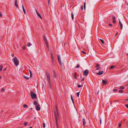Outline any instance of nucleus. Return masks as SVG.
Listing matches in <instances>:
<instances>
[{
  "label": "nucleus",
  "mask_w": 128,
  "mask_h": 128,
  "mask_svg": "<svg viewBox=\"0 0 128 128\" xmlns=\"http://www.w3.org/2000/svg\"><path fill=\"white\" fill-rule=\"evenodd\" d=\"M1 91L2 92H4V88H2L1 90Z\"/></svg>",
  "instance_id": "c9c22d12"
},
{
  "label": "nucleus",
  "mask_w": 128,
  "mask_h": 128,
  "mask_svg": "<svg viewBox=\"0 0 128 128\" xmlns=\"http://www.w3.org/2000/svg\"><path fill=\"white\" fill-rule=\"evenodd\" d=\"M12 60L14 63L15 64L16 66H17L19 64V61L18 59L17 58L15 57L12 59Z\"/></svg>",
  "instance_id": "7ed1b4c3"
},
{
  "label": "nucleus",
  "mask_w": 128,
  "mask_h": 128,
  "mask_svg": "<svg viewBox=\"0 0 128 128\" xmlns=\"http://www.w3.org/2000/svg\"><path fill=\"white\" fill-rule=\"evenodd\" d=\"M2 68H3V66L2 64H1L0 66V72H1L2 71Z\"/></svg>",
  "instance_id": "6ab92c4d"
},
{
  "label": "nucleus",
  "mask_w": 128,
  "mask_h": 128,
  "mask_svg": "<svg viewBox=\"0 0 128 128\" xmlns=\"http://www.w3.org/2000/svg\"><path fill=\"white\" fill-rule=\"evenodd\" d=\"M100 124H101V123H102V120H101V118H100Z\"/></svg>",
  "instance_id": "8fccbe9b"
},
{
  "label": "nucleus",
  "mask_w": 128,
  "mask_h": 128,
  "mask_svg": "<svg viewBox=\"0 0 128 128\" xmlns=\"http://www.w3.org/2000/svg\"><path fill=\"white\" fill-rule=\"evenodd\" d=\"M6 70V68H5L3 70Z\"/></svg>",
  "instance_id": "0e129e2a"
},
{
  "label": "nucleus",
  "mask_w": 128,
  "mask_h": 128,
  "mask_svg": "<svg viewBox=\"0 0 128 128\" xmlns=\"http://www.w3.org/2000/svg\"><path fill=\"white\" fill-rule=\"evenodd\" d=\"M30 110H32V108H30Z\"/></svg>",
  "instance_id": "69168bd1"
},
{
  "label": "nucleus",
  "mask_w": 128,
  "mask_h": 128,
  "mask_svg": "<svg viewBox=\"0 0 128 128\" xmlns=\"http://www.w3.org/2000/svg\"><path fill=\"white\" fill-rule=\"evenodd\" d=\"M26 46H24L22 47V49L24 50L25 49Z\"/></svg>",
  "instance_id": "58836bf2"
},
{
  "label": "nucleus",
  "mask_w": 128,
  "mask_h": 128,
  "mask_svg": "<svg viewBox=\"0 0 128 128\" xmlns=\"http://www.w3.org/2000/svg\"><path fill=\"white\" fill-rule=\"evenodd\" d=\"M96 68H97L96 69V70H99L100 69V68L99 67Z\"/></svg>",
  "instance_id": "ea45409f"
},
{
  "label": "nucleus",
  "mask_w": 128,
  "mask_h": 128,
  "mask_svg": "<svg viewBox=\"0 0 128 128\" xmlns=\"http://www.w3.org/2000/svg\"><path fill=\"white\" fill-rule=\"evenodd\" d=\"M29 128H32V127H30Z\"/></svg>",
  "instance_id": "774afa93"
},
{
  "label": "nucleus",
  "mask_w": 128,
  "mask_h": 128,
  "mask_svg": "<svg viewBox=\"0 0 128 128\" xmlns=\"http://www.w3.org/2000/svg\"><path fill=\"white\" fill-rule=\"evenodd\" d=\"M89 70L88 69H86L83 72V74L85 76H87L89 73Z\"/></svg>",
  "instance_id": "423d86ee"
},
{
  "label": "nucleus",
  "mask_w": 128,
  "mask_h": 128,
  "mask_svg": "<svg viewBox=\"0 0 128 128\" xmlns=\"http://www.w3.org/2000/svg\"><path fill=\"white\" fill-rule=\"evenodd\" d=\"M45 124L44 123L43 124V127L44 128H45Z\"/></svg>",
  "instance_id": "a19ab883"
},
{
  "label": "nucleus",
  "mask_w": 128,
  "mask_h": 128,
  "mask_svg": "<svg viewBox=\"0 0 128 128\" xmlns=\"http://www.w3.org/2000/svg\"><path fill=\"white\" fill-rule=\"evenodd\" d=\"M71 98L73 103V104H74V101L73 99L72 95H71Z\"/></svg>",
  "instance_id": "5701e85b"
},
{
  "label": "nucleus",
  "mask_w": 128,
  "mask_h": 128,
  "mask_svg": "<svg viewBox=\"0 0 128 128\" xmlns=\"http://www.w3.org/2000/svg\"><path fill=\"white\" fill-rule=\"evenodd\" d=\"M125 106L127 108H128V104H126Z\"/></svg>",
  "instance_id": "c03bdc74"
},
{
  "label": "nucleus",
  "mask_w": 128,
  "mask_h": 128,
  "mask_svg": "<svg viewBox=\"0 0 128 128\" xmlns=\"http://www.w3.org/2000/svg\"><path fill=\"white\" fill-rule=\"evenodd\" d=\"M27 124V123L26 122H25L24 123V125L25 126H26Z\"/></svg>",
  "instance_id": "79ce46f5"
},
{
  "label": "nucleus",
  "mask_w": 128,
  "mask_h": 128,
  "mask_svg": "<svg viewBox=\"0 0 128 128\" xmlns=\"http://www.w3.org/2000/svg\"><path fill=\"white\" fill-rule=\"evenodd\" d=\"M23 11L24 12V13L25 14H26V10H25L24 8H22Z\"/></svg>",
  "instance_id": "2f4dec72"
},
{
  "label": "nucleus",
  "mask_w": 128,
  "mask_h": 128,
  "mask_svg": "<svg viewBox=\"0 0 128 128\" xmlns=\"http://www.w3.org/2000/svg\"><path fill=\"white\" fill-rule=\"evenodd\" d=\"M82 122H83V124L84 126L86 124V122L85 121V120L83 118L82 119Z\"/></svg>",
  "instance_id": "4468645a"
},
{
  "label": "nucleus",
  "mask_w": 128,
  "mask_h": 128,
  "mask_svg": "<svg viewBox=\"0 0 128 128\" xmlns=\"http://www.w3.org/2000/svg\"><path fill=\"white\" fill-rule=\"evenodd\" d=\"M17 0H15V1H14L15 3H17Z\"/></svg>",
  "instance_id": "3c124183"
},
{
  "label": "nucleus",
  "mask_w": 128,
  "mask_h": 128,
  "mask_svg": "<svg viewBox=\"0 0 128 128\" xmlns=\"http://www.w3.org/2000/svg\"><path fill=\"white\" fill-rule=\"evenodd\" d=\"M53 77L55 78H56L57 77L56 73L54 70L53 71Z\"/></svg>",
  "instance_id": "9d476101"
},
{
  "label": "nucleus",
  "mask_w": 128,
  "mask_h": 128,
  "mask_svg": "<svg viewBox=\"0 0 128 128\" xmlns=\"http://www.w3.org/2000/svg\"><path fill=\"white\" fill-rule=\"evenodd\" d=\"M56 111L54 110V116H55V120L56 122V128H58V116H57V114L58 115V108L56 106Z\"/></svg>",
  "instance_id": "f257e3e1"
},
{
  "label": "nucleus",
  "mask_w": 128,
  "mask_h": 128,
  "mask_svg": "<svg viewBox=\"0 0 128 128\" xmlns=\"http://www.w3.org/2000/svg\"><path fill=\"white\" fill-rule=\"evenodd\" d=\"M86 2H84V8H86Z\"/></svg>",
  "instance_id": "f704fd0d"
},
{
  "label": "nucleus",
  "mask_w": 128,
  "mask_h": 128,
  "mask_svg": "<svg viewBox=\"0 0 128 128\" xmlns=\"http://www.w3.org/2000/svg\"><path fill=\"white\" fill-rule=\"evenodd\" d=\"M80 8H83V6H81Z\"/></svg>",
  "instance_id": "052dcab7"
},
{
  "label": "nucleus",
  "mask_w": 128,
  "mask_h": 128,
  "mask_svg": "<svg viewBox=\"0 0 128 128\" xmlns=\"http://www.w3.org/2000/svg\"><path fill=\"white\" fill-rule=\"evenodd\" d=\"M34 104L36 105L35 108L37 110H40V106L37 102L36 101L34 100Z\"/></svg>",
  "instance_id": "f03ea898"
},
{
  "label": "nucleus",
  "mask_w": 128,
  "mask_h": 128,
  "mask_svg": "<svg viewBox=\"0 0 128 128\" xmlns=\"http://www.w3.org/2000/svg\"><path fill=\"white\" fill-rule=\"evenodd\" d=\"M24 78H25V79L27 80H28L29 78V77L26 76H24Z\"/></svg>",
  "instance_id": "aec40b11"
},
{
  "label": "nucleus",
  "mask_w": 128,
  "mask_h": 128,
  "mask_svg": "<svg viewBox=\"0 0 128 128\" xmlns=\"http://www.w3.org/2000/svg\"><path fill=\"white\" fill-rule=\"evenodd\" d=\"M29 71L30 74H31L32 73V72L30 70H29Z\"/></svg>",
  "instance_id": "5fc2aeb1"
},
{
  "label": "nucleus",
  "mask_w": 128,
  "mask_h": 128,
  "mask_svg": "<svg viewBox=\"0 0 128 128\" xmlns=\"http://www.w3.org/2000/svg\"><path fill=\"white\" fill-rule=\"evenodd\" d=\"M30 95L31 98L33 99H34L36 97V95L32 91L30 92Z\"/></svg>",
  "instance_id": "20e7f679"
},
{
  "label": "nucleus",
  "mask_w": 128,
  "mask_h": 128,
  "mask_svg": "<svg viewBox=\"0 0 128 128\" xmlns=\"http://www.w3.org/2000/svg\"><path fill=\"white\" fill-rule=\"evenodd\" d=\"M73 75L74 76V77L75 79H76L77 78L76 76V74L75 73L73 74Z\"/></svg>",
  "instance_id": "393cba45"
},
{
  "label": "nucleus",
  "mask_w": 128,
  "mask_h": 128,
  "mask_svg": "<svg viewBox=\"0 0 128 128\" xmlns=\"http://www.w3.org/2000/svg\"><path fill=\"white\" fill-rule=\"evenodd\" d=\"M124 91L122 90H120L119 91V92L120 93H122Z\"/></svg>",
  "instance_id": "7c9ffc66"
},
{
  "label": "nucleus",
  "mask_w": 128,
  "mask_h": 128,
  "mask_svg": "<svg viewBox=\"0 0 128 128\" xmlns=\"http://www.w3.org/2000/svg\"><path fill=\"white\" fill-rule=\"evenodd\" d=\"M32 45V44L29 42L27 43V46L28 47H29Z\"/></svg>",
  "instance_id": "f3484780"
},
{
  "label": "nucleus",
  "mask_w": 128,
  "mask_h": 128,
  "mask_svg": "<svg viewBox=\"0 0 128 128\" xmlns=\"http://www.w3.org/2000/svg\"><path fill=\"white\" fill-rule=\"evenodd\" d=\"M84 78L81 80L82 81H84Z\"/></svg>",
  "instance_id": "6e6d98bb"
},
{
  "label": "nucleus",
  "mask_w": 128,
  "mask_h": 128,
  "mask_svg": "<svg viewBox=\"0 0 128 128\" xmlns=\"http://www.w3.org/2000/svg\"><path fill=\"white\" fill-rule=\"evenodd\" d=\"M50 55L51 57V59L52 60V64H53L54 63V58L52 54V53H51L50 54Z\"/></svg>",
  "instance_id": "6e6552de"
},
{
  "label": "nucleus",
  "mask_w": 128,
  "mask_h": 128,
  "mask_svg": "<svg viewBox=\"0 0 128 128\" xmlns=\"http://www.w3.org/2000/svg\"><path fill=\"white\" fill-rule=\"evenodd\" d=\"M118 20H119V23L120 24V28L121 29V30H122V28L123 25H122V23L119 20V19H118Z\"/></svg>",
  "instance_id": "ddd939ff"
},
{
  "label": "nucleus",
  "mask_w": 128,
  "mask_h": 128,
  "mask_svg": "<svg viewBox=\"0 0 128 128\" xmlns=\"http://www.w3.org/2000/svg\"><path fill=\"white\" fill-rule=\"evenodd\" d=\"M2 16V13L1 12H0V17H1Z\"/></svg>",
  "instance_id": "603ef678"
},
{
  "label": "nucleus",
  "mask_w": 128,
  "mask_h": 128,
  "mask_svg": "<svg viewBox=\"0 0 128 128\" xmlns=\"http://www.w3.org/2000/svg\"><path fill=\"white\" fill-rule=\"evenodd\" d=\"M46 44V46H47V48H48V50L49 51V49H49V46H48V44L47 43V44Z\"/></svg>",
  "instance_id": "412c9836"
},
{
  "label": "nucleus",
  "mask_w": 128,
  "mask_h": 128,
  "mask_svg": "<svg viewBox=\"0 0 128 128\" xmlns=\"http://www.w3.org/2000/svg\"><path fill=\"white\" fill-rule=\"evenodd\" d=\"M80 92H77L76 93V94H77V96H78V97H79V94H80Z\"/></svg>",
  "instance_id": "72a5a7b5"
},
{
  "label": "nucleus",
  "mask_w": 128,
  "mask_h": 128,
  "mask_svg": "<svg viewBox=\"0 0 128 128\" xmlns=\"http://www.w3.org/2000/svg\"><path fill=\"white\" fill-rule=\"evenodd\" d=\"M86 8H81V11L83 10H84V11L85 10Z\"/></svg>",
  "instance_id": "4c0bfd02"
},
{
  "label": "nucleus",
  "mask_w": 128,
  "mask_h": 128,
  "mask_svg": "<svg viewBox=\"0 0 128 128\" xmlns=\"http://www.w3.org/2000/svg\"><path fill=\"white\" fill-rule=\"evenodd\" d=\"M11 56L12 57L14 56V54H11Z\"/></svg>",
  "instance_id": "864d4df0"
},
{
  "label": "nucleus",
  "mask_w": 128,
  "mask_h": 128,
  "mask_svg": "<svg viewBox=\"0 0 128 128\" xmlns=\"http://www.w3.org/2000/svg\"><path fill=\"white\" fill-rule=\"evenodd\" d=\"M50 0H48V4H49Z\"/></svg>",
  "instance_id": "4d7b16f0"
},
{
  "label": "nucleus",
  "mask_w": 128,
  "mask_h": 128,
  "mask_svg": "<svg viewBox=\"0 0 128 128\" xmlns=\"http://www.w3.org/2000/svg\"><path fill=\"white\" fill-rule=\"evenodd\" d=\"M117 91V90L116 89H115L114 90V92H116Z\"/></svg>",
  "instance_id": "e433bc0d"
},
{
  "label": "nucleus",
  "mask_w": 128,
  "mask_h": 128,
  "mask_svg": "<svg viewBox=\"0 0 128 128\" xmlns=\"http://www.w3.org/2000/svg\"><path fill=\"white\" fill-rule=\"evenodd\" d=\"M80 66V65L79 64H77L76 67H75V68H79Z\"/></svg>",
  "instance_id": "c85d7f7f"
},
{
  "label": "nucleus",
  "mask_w": 128,
  "mask_h": 128,
  "mask_svg": "<svg viewBox=\"0 0 128 128\" xmlns=\"http://www.w3.org/2000/svg\"><path fill=\"white\" fill-rule=\"evenodd\" d=\"M71 15H72V20H73V19H74V15L72 13Z\"/></svg>",
  "instance_id": "cd10ccee"
},
{
  "label": "nucleus",
  "mask_w": 128,
  "mask_h": 128,
  "mask_svg": "<svg viewBox=\"0 0 128 128\" xmlns=\"http://www.w3.org/2000/svg\"><path fill=\"white\" fill-rule=\"evenodd\" d=\"M100 40L102 44H105V42L103 40L101 39H100Z\"/></svg>",
  "instance_id": "a211bd4d"
},
{
  "label": "nucleus",
  "mask_w": 128,
  "mask_h": 128,
  "mask_svg": "<svg viewBox=\"0 0 128 128\" xmlns=\"http://www.w3.org/2000/svg\"><path fill=\"white\" fill-rule=\"evenodd\" d=\"M14 5L16 6V8H18V5L17 4V3H14Z\"/></svg>",
  "instance_id": "bb28decb"
},
{
  "label": "nucleus",
  "mask_w": 128,
  "mask_h": 128,
  "mask_svg": "<svg viewBox=\"0 0 128 128\" xmlns=\"http://www.w3.org/2000/svg\"><path fill=\"white\" fill-rule=\"evenodd\" d=\"M36 13H37V12H38V11H37V10L36 9Z\"/></svg>",
  "instance_id": "bf43d9fd"
},
{
  "label": "nucleus",
  "mask_w": 128,
  "mask_h": 128,
  "mask_svg": "<svg viewBox=\"0 0 128 128\" xmlns=\"http://www.w3.org/2000/svg\"><path fill=\"white\" fill-rule=\"evenodd\" d=\"M57 57L58 58V60L59 64L61 65V66H62V63L60 59V57L57 54Z\"/></svg>",
  "instance_id": "0eeeda50"
},
{
  "label": "nucleus",
  "mask_w": 128,
  "mask_h": 128,
  "mask_svg": "<svg viewBox=\"0 0 128 128\" xmlns=\"http://www.w3.org/2000/svg\"><path fill=\"white\" fill-rule=\"evenodd\" d=\"M27 107H28L27 105L26 104H24V105L23 106V107L24 108H27Z\"/></svg>",
  "instance_id": "a878e982"
},
{
  "label": "nucleus",
  "mask_w": 128,
  "mask_h": 128,
  "mask_svg": "<svg viewBox=\"0 0 128 128\" xmlns=\"http://www.w3.org/2000/svg\"><path fill=\"white\" fill-rule=\"evenodd\" d=\"M124 88V87L123 86H121L119 87V89H120L123 90Z\"/></svg>",
  "instance_id": "4be33fe9"
},
{
  "label": "nucleus",
  "mask_w": 128,
  "mask_h": 128,
  "mask_svg": "<svg viewBox=\"0 0 128 128\" xmlns=\"http://www.w3.org/2000/svg\"><path fill=\"white\" fill-rule=\"evenodd\" d=\"M43 38H44V40L45 44H46L48 43L47 40L46 39V36L44 35L43 36Z\"/></svg>",
  "instance_id": "1a4fd4ad"
},
{
  "label": "nucleus",
  "mask_w": 128,
  "mask_h": 128,
  "mask_svg": "<svg viewBox=\"0 0 128 128\" xmlns=\"http://www.w3.org/2000/svg\"><path fill=\"white\" fill-rule=\"evenodd\" d=\"M104 72L103 70L97 73H96V74L98 75H100L102 74Z\"/></svg>",
  "instance_id": "9b49d317"
},
{
  "label": "nucleus",
  "mask_w": 128,
  "mask_h": 128,
  "mask_svg": "<svg viewBox=\"0 0 128 128\" xmlns=\"http://www.w3.org/2000/svg\"><path fill=\"white\" fill-rule=\"evenodd\" d=\"M22 8H24V6L23 4H22Z\"/></svg>",
  "instance_id": "13d9d810"
},
{
  "label": "nucleus",
  "mask_w": 128,
  "mask_h": 128,
  "mask_svg": "<svg viewBox=\"0 0 128 128\" xmlns=\"http://www.w3.org/2000/svg\"><path fill=\"white\" fill-rule=\"evenodd\" d=\"M125 120V119H123V122H124Z\"/></svg>",
  "instance_id": "e2e57ef3"
},
{
  "label": "nucleus",
  "mask_w": 128,
  "mask_h": 128,
  "mask_svg": "<svg viewBox=\"0 0 128 128\" xmlns=\"http://www.w3.org/2000/svg\"><path fill=\"white\" fill-rule=\"evenodd\" d=\"M83 86V85H80V84H78V88L81 87V86Z\"/></svg>",
  "instance_id": "c756f323"
},
{
  "label": "nucleus",
  "mask_w": 128,
  "mask_h": 128,
  "mask_svg": "<svg viewBox=\"0 0 128 128\" xmlns=\"http://www.w3.org/2000/svg\"><path fill=\"white\" fill-rule=\"evenodd\" d=\"M48 82L49 84L50 83V75L49 73L47 72H45Z\"/></svg>",
  "instance_id": "39448f33"
},
{
  "label": "nucleus",
  "mask_w": 128,
  "mask_h": 128,
  "mask_svg": "<svg viewBox=\"0 0 128 128\" xmlns=\"http://www.w3.org/2000/svg\"><path fill=\"white\" fill-rule=\"evenodd\" d=\"M113 20H115V16H114L113 17Z\"/></svg>",
  "instance_id": "de8ad7c7"
},
{
  "label": "nucleus",
  "mask_w": 128,
  "mask_h": 128,
  "mask_svg": "<svg viewBox=\"0 0 128 128\" xmlns=\"http://www.w3.org/2000/svg\"><path fill=\"white\" fill-rule=\"evenodd\" d=\"M122 122V121H121L119 123V125H118V126L119 127H120L121 126V124Z\"/></svg>",
  "instance_id": "b1692460"
},
{
  "label": "nucleus",
  "mask_w": 128,
  "mask_h": 128,
  "mask_svg": "<svg viewBox=\"0 0 128 128\" xmlns=\"http://www.w3.org/2000/svg\"><path fill=\"white\" fill-rule=\"evenodd\" d=\"M107 80H102V83L103 84H106L107 83Z\"/></svg>",
  "instance_id": "f8f14e48"
},
{
  "label": "nucleus",
  "mask_w": 128,
  "mask_h": 128,
  "mask_svg": "<svg viewBox=\"0 0 128 128\" xmlns=\"http://www.w3.org/2000/svg\"><path fill=\"white\" fill-rule=\"evenodd\" d=\"M126 55L128 56V54H127Z\"/></svg>",
  "instance_id": "338daca9"
},
{
  "label": "nucleus",
  "mask_w": 128,
  "mask_h": 128,
  "mask_svg": "<svg viewBox=\"0 0 128 128\" xmlns=\"http://www.w3.org/2000/svg\"><path fill=\"white\" fill-rule=\"evenodd\" d=\"M37 14L38 16L41 19H42V16L40 15V14H39L38 12H37V13H36Z\"/></svg>",
  "instance_id": "2eb2a0df"
},
{
  "label": "nucleus",
  "mask_w": 128,
  "mask_h": 128,
  "mask_svg": "<svg viewBox=\"0 0 128 128\" xmlns=\"http://www.w3.org/2000/svg\"><path fill=\"white\" fill-rule=\"evenodd\" d=\"M108 26H112V24H109Z\"/></svg>",
  "instance_id": "09e8293b"
},
{
  "label": "nucleus",
  "mask_w": 128,
  "mask_h": 128,
  "mask_svg": "<svg viewBox=\"0 0 128 128\" xmlns=\"http://www.w3.org/2000/svg\"><path fill=\"white\" fill-rule=\"evenodd\" d=\"M113 22L114 24H115L116 23V21L115 20H113Z\"/></svg>",
  "instance_id": "49530a36"
},
{
  "label": "nucleus",
  "mask_w": 128,
  "mask_h": 128,
  "mask_svg": "<svg viewBox=\"0 0 128 128\" xmlns=\"http://www.w3.org/2000/svg\"><path fill=\"white\" fill-rule=\"evenodd\" d=\"M100 65L98 64H97L96 66V68H98V67L100 66Z\"/></svg>",
  "instance_id": "473e14b6"
},
{
  "label": "nucleus",
  "mask_w": 128,
  "mask_h": 128,
  "mask_svg": "<svg viewBox=\"0 0 128 128\" xmlns=\"http://www.w3.org/2000/svg\"><path fill=\"white\" fill-rule=\"evenodd\" d=\"M118 34V32L116 33V34L115 36H116Z\"/></svg>",
  "instance_id": "680f3d73"
},
{
  "label": "nucleus",
  "mask_w": 128,
  "mask_h": 128,
  "mask_svg": "<svg viewBox=\"0 0 128 128\" xmlns=\"http://www.w3.org/2000/svg\"><path fill=\"white\" fill-rule=\"evenodd\" d=\"M30 78H32V73L31 74H30Z\"/></svg>",
  "instance_id": "37998d69"
},
{
  "label": "nucleus",
  "mask_w": 128,
  "mask_h": 128,
  "mask_svg": "<svg viewBox=\"0 0 128 128\" xmlns=\"http://www.w3.org/2000/svg\"><path fill=\"white\" fill-rule=\"evenodd\" d=\"M116 66H111L109 68V69L110 70H112L113 68H115Z\"/></svg>",
  "instance_id": "dca6fc26"
},
{
  "label": "nucleus",
  "mask_w": 128,
  "mask_h": 128,
  "mask_svg": "<svg viewBox=\"0 0 128 128\" xmlns=\"http://www.w3.org/2000/svg\"><path fill=\"white\" fill-rule=\"evenodd\" d=\"M82 53H83V54H86V52H84V51H82Z\"/></svg>",
  "instance_id": "a18cd8bd"
}]
</instances>
